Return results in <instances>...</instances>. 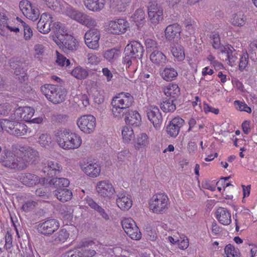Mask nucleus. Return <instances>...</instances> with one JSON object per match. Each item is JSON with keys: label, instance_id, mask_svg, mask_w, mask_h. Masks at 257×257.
<instances>
[{"label": "nucleus", "instance_id": "1", "mask_svg": "<svg viewBox=\"0 0 257 257\" xmlns=\"http://www.w3.org/2000/svg\"><path fill=\"white\" fill-rule=\"evenodd\" d=\"M133 101V96L128 93H121L113 97L111 103L113 116L117 119L122 118L130 109Z\"/></svg>", "mask_w": 257, "mask_h": 257}, {"label": "nucleus", "instance_id": "2", "mask_svg": "<svg viewBox=\"0 0 257 257\" xmlns=\"http://www.w3.org/2000/svg\"><path fill=\"white\" fill-rule=\"evenodd\" d=\"M59 145L64 149H74L81 144L80 137L67 130L61 131L57 133Z\"/></svg>", "mask_w": 257, "mask_h": 257}, {"label": "nucleus", "instance_id": "3", "mask_svg": "<svg viewBox=\"0 0 257 257\" xmlns=\"http://www.w3.org/2000/svg\"><path fill=\"white\" fill-rule=\"evenodd\" d=\"M144 48L138 41H132L126 45L124 51L122 64L126 69L129 68L132 64V60L141 59L143 56Z\"/></svg>", "mask_w": 257, "mask_h": 257}, {"label": "nucleus", "instance_id": "4", "mask_svg": "<svg viewBox=\"0 0 257 257\" xmlns=\"http://www.w3.org/2000/svg\"><path fill=\"white\" fill-rule=\"evenodd\" d=\"M2 165L6 167L16 171H21L25 169V164L22 161V157L18 153L16 155L10 150H6L4 151V155L0 159Z\"/></svg>", "mask_w": 257, "mask_h": 257}, {"label": "nucleus", "instance_id": "5", "mask_svg": "<svg viewBox=\"0 0 257 257\" xmlns=\"http://www.w3.org/2000/svg\"><path fill=\"white\" fill-rule=\"evenodd\" d=\"M41 90L46 98L54 104L60 103L65 100L66 92L57 85L45 84L41 87Z\"/></svg>", "mask_w": 257, "mask_h": 257}, {"label": "nucleus", "instance_id": "6", "mask_svg": "<svg viewBox=\"0 0 257 257\" xmlns=\"http://www.w3.org/2000/svg\"><path fill=\"white\" fill-rule=\"evenodd\" d=\"M150 208L154 213L163 214L168 209L169 199L167 195L162 193L153 196L149 202Z\"/></svg>", "mask_w": 257, "mask_h": 257}, {"label": "nucleus", "instance_id": "7", "mask_svg": "<svg viewBox=\"0 0 257 257\" xmlns=\"http://www.w3.org/2000/svg\"><path fill=\"white\" fill-rule=\"evenodd\" d=\"M121 225L127 235L134 240L141 238L142 233L135 221L131 218H125L121 221Z\"/></svg>", "mask_w": 257, "mask_h": 257}, {"label": "nucleus", "instance_id": "8", "mask_svg": "<svg viewBox=\"0 0 257 257\" xmlns=\"http://www.w3.org/2000/svg\"><path fill=\"white\" fill-rule=\"evenodd\" d=\"M19 153L22 157V161L25 163V169L29 164H33L37 161L39 157L38 151L30 147H21Z\"/></svg>", "mask_w": 257, "mask_h": 257}, {"label": "nucleus", "instance_id": "9", "mask_svg": "<svg viewBox=\"0 0 257 257\" xmlns=\"http://www.w3.org/2000/svg\"><path fill=\"white\" fill-rule=\"evenodd\" d=\"M59 221L55 219H50L39 223L37 225L38 232L45 236H49L59 227Z\"/></svg>", "mask_w": 257, "mask_h": 257}, {"label": "nucleus", "instance_id": "10", "mask_svg": "<svg viewBox=\"0 0 257 257\" xmlns=\"http://www.w3.org/2000/svg\"><path fill=\"white\" fill-rule=\"evenodd\" d=\"M148 13L152 23L157 24L163 19V9L156 2H150L148 5Z\"/></svg>", "mask_w": 257, "mask_h": 257}, {"label": "nucleus", "instance_id": "11", "mask_svg": "<svg viewBox=\"0 0 257 257\" xmlns=\"http://www.w3.org/2000/svg\"><path fill=\"white\" fill-rule=\"evenodd\" d=\"M77 125L84 133L90 134L95 127V118L92 115H83L77 120Z\"/></svg>", "mask_w": 257, "mask_h": 257}, {"label": "nucleus", "instance_id": "12", "mask_svg": "<svg viewBox=\"0 0 257 257\" xmlns=\"http://www.w3.org/2000/svg\"><path fill=\"white\" fill-rule=\"evenodd\" d=\"M19 7L24 16L29 19L35 21L38 19L40 15L39 10L28 1H21Z\"/></svg>", "mask_w": 257, "mask_h": 257}, {"label": "nucleus", "instance_id": "13", "mask_svg": "<svg viewBox=\"0 0 257 257\" xmlns=\"http://www.w3.org/2000/svg\"><path fill=\"white\" fill-rule=\"evenodd\" d=\"M100 34L97 29H90L84 35L85 43L91 49L96 50L99 47Z\"/></svg>", "mask_w": 257, "mask_h": 257}, {"label": "nucleus", "instance_id": "14", "mask_svg": "<svg viewBox=\"0 0 257 257\" xmlns=\"http://www.w3.org/2000/svg\"><path fill=\"white\" fill-rule=\"evenodd\" d=\"M96 189L98 194L106 200L111 199L115 192L112 184L106 180L97 182Z\"/></svg>", "mask_w": 257, "mask_h": 257}, {"label": "nucleus", "instance_id": "15", "mask_svg": "<svg viewBox=\"0 0 257 257\" xmlns=\"http://www.w3.org/2000/svg\"><path fill=\"white\" fill-rule=\"evenodd\" d=\"M19 180L24 185L32 187L38 184H45L46 179L40 178L34 174L30 173H22L18 176Z\"/></svg>", "mask_w": 257, "mask_h": 257}, {"label": "nucleus", "instance_id": "16", "mask_svg": "<svg viewBox=\"0 0 257 257\" xmlns=\"http://www.w3.org/2000/svg\"><path fill=\"white\" fill-rule=\"evenodd\" d=\"M128 27V23L125 20L118 19L108 23V30L113 34L119 35L125 33Z\"/></svg>", "mask_w": 257, "mask_h": 257}, {"label": "nucleus", "instance_id": "17", "mask_svg": "<svg viewBox=\"0 0 257 257\" xmlns=\"http://www.w3.org/2000/svg\"><path fill=\"white\" fill-rule=\"evenodd\" d=\"M62 170V166L56 161H45L42 163V172L50 176L59 174Z\"/></svg>", "mask_w": 257, "mask_h": 257}, {"label": "nucleus", "instance_id": "18", "mask_svg": "<svg viewBox=\"0 0 257 257\" xmlns=\"http://www.w3.org/2000/svg\"><path fill=\"white\" fill-rule=\"evenodd\" d=\"M35 113L33 108L30 106H25L17 108L14 113V115L11 116L12 119H23L26 121H29Z\"/></svg>", "mask_w": 257, "mask_h": 257}, {"label": "nucleus", "instance_id": "19", "mask_svg": "<svg viewBox=\"0 0 257 257\" xmlns=\"http://www.w3.org/2000/svg\"><path fill=\"white\" fill-rule=\"evenodd\" d=\"M52 15L44 13L41 16L40 19L37 24L38 31L43 34H47L51 31V24L53 22Z\"/></svg>", "mask_w": 257, "mask_h": 257}, {"label": "nucleus", "instance_id": "20", "mask_svg": "<svg viewBox=\"0 0 257 257\" xmlns=\"http://www.w3.org/2000/svg\"><path fill=\"white\" fill-rule=\"evenodd\" d=\"M147 116L155 128H158L160 127L163 118L161 113L157 106H150L147 110Z\"/></svg>", "mask_w": 257, "mask_h": 257}, {"label": "nucleus", "instance_id": "21", "mask_svg": "<svg viewBox=\"0 0 257 257\" xmlns=\"http://www.w3.org/2000/svg\"><path fill=\"white\" fill-rule=\"evenodd\" d=\"M184 123V120L182 118L179 117L174 118L166 126L167 134L171 137H176Z\"/></svg>", "mask_w": 257, "mask_h": 257}, {"label": "nucleus", "instance_id": "22", "mask_svg": "<svg viewBox=\"0 0 257 257\" xmlns=\"http://www.w3.org/2000/svg\"><path fill=\"white\" fill-rule=\"evenodd\" d=\"M57 45L65 52L76 50L78 48V43L75 39L70 35H66L63 40Z\"/></svg>", "mask_w": 257, "mask_h": 257}, {"label": "nucleus", "instance_id": "23", "mask_svg": "<svg viewBox=\"0 0 257 257\" xmlns=\"http://www.w3.org/2000/svg\"><path fill=\"white\" fill-rule=\"evenodd\" d=\"M116 203L121 210L127 211L132 206V200L130 196L126 192H122L117 194Z\"/></svg>", "mask_w": 257, "mask_h": 257}, {"label": "nucleus", "instance_id": "24", "mask_svg": "<svg viewBox=\"0 0 257 257\" xmlns=\"http://www.w3.org/2000/svg\"><path fill=\"white\" fill-rule=\"evenodd\" d=\"M26 66V63L18 59H12L10 61V67L15 70L14 73L16 75L20 76L25 80L26 77L25 68Z\"/></svg>", "mask_w": 257, "mask_h": 257}, {"label": "nucleus", "instance_id": "25", "mask_svg": "<svg viewBox=\"0 0 257 257\" xmlns=\"http://www.w3.org/2000/svg\"><path fill=\"white\" fill-rule=\"evenodd\" d=\"M124 120L126 124L134 126H139L141 122V117L136 110L128 109L124 114Z\"/></svg>", "mask_w": 257, "mask_h": 257}, {"label": "nucleus", "instance_id": "26", "mask_svg": "<svg viewBox=\"0 0 257 257\" xmlns=\"http://www.w3.org/2000/svg\"><path fill=\"white\" fill-rule=\"evenodd\" d=\"M222 53L225 54L227 58V63L231 66L235 65L237 62L238 56L239 55L231 46L224 47L223 50H221Z\"/></svg>", "mask_w": 257, "mask_h": 257}, {"label": "nucleus", "instance_id": "27", "mask_svg": "<svg viewBox=\"0 0 257 257\" xmlns=\"http://www.w3.org/2000/svg\"><path fill=\"white\" fill-rule=\"evenodd\" d=\"M82 171L88 176L96 177L100 173V167L95 163H87L81 165Z\"/></svg>", "mask_w": 257, "mask_h": 257}, {"label": "nucleus", "instance_id": "28", "mask_svg": "<svg viewBox=\"0 0 257 257\" xmlns=\"http://www.w3.org/2000/svg\"><path fill=\"white\" fill-rule=\"evenodd\" d=\"M69 237V233L66 229H61L51 238L50 242L53 244H60L65 242Z\"/></svg>", "mask_w": 257, "mask_h": 257}, {"label": "nucleus", "instance_id": "29", "mask_svg": "<svg viewBox=\"0 0 257 257\" xmlns=\"http://www.w3.org/2000/svg\"><path fill=\"white\" fill-rule=\"evenodd\" d=\"M216 218L223 225H228L231 222V214L227 209L218 208L216 211Z\"/></svg>", "mask_w": 257, "mask_h": 257}, {"label": "nucleus", "instance_id": "30", "mask_svg": "<svg viewBox=\"0 0 257 257\" xmlns=\"http://www.w3.org/2000/svg\"><path fill=\"white\" fill-rule=\"evenodd\" d=\"M165 37L169 41L180 36L181 27L177 23L169 25L165 30Z\"/></svg>", "mask_w": 257, "mask_h": 257}, {"label": "nucleus", "instance_id": "31", "mask_svg": "<svg viewBox=\"0 0 257 257\" xmlns=\"http://www.w3.org/2000/svg\"><path fill=\"white\" fill-rule=\"evenodd\" d=\"M150 143L149 137L145 133L139 135L134 142L135 148L137 150H143L148 147Z\"/></svg>", "mask_w": 257, "mask_h": 257}, {"label": "nucleus", "instance_id": "32", "mask_svg": "<svg viewBox=\"0 0 257 257\" xmlns=\"http://www.w3.org/2000/svg\"><path fill=\"white\" fill-rule=\"evenodd\" d=\"M86 8L92 11H99L104 7L105 0H83Z\"/></svg>", "mask_w": 257, "mask_h": 257}, {"label": "nucleus", "instance_id": "33", "mask_svg": "<svg viewBox=\"0 0 257 257\" xmlns=\"http://www.w3.org/2000/svg\"><path fill=\"white\" fill-rule=\"evenodd\" d=\"M151 61L157 65H163L166 63V56L159 50L151 52L150 56Z\"/></svg>", "mask_w": 257, "mask_h": 257}, {"label": "nucleus", "instance_id": "34", "mask_svg": "<svg viewBox=\"0 0 257 257\" xmlns=\"http://www.w3.org/2000/svg\"><path fill=\"white\" fill-rule=\"evenodd\" d=\"M160 75L164 80L171 81L176 79L178 76V72L175 68L170 66L166 67L161 71Z\"/></svg>", "mask_w": 257, "mask_h": 257}, {"label": "nucleus", "instance_id": "35", "mask_svg": "<svg viewBox=\"0 0 257 257\" xmlns=\"http://www.w3.org/2000/svg\"><path fill=\"white\" fill-rule=\"evenodd\" d=\"M86 202L88 205H89L92 209L96 211L104 219L106 220L109 219V216L105 212L104 209L98 205L92 198H86Z\"/></svg>", "mask_w": 257, "mask_h": 257}, {"label": "nucleus", "instance_id": "36", "mask_svg": "<svg viewBox=\"0 0 257 257\" xmlns=\"http://www.w3.org/2000/svg\"><path fill=\"white\" fill-rule=\"evenodd\" d=\"M86 202L88 205H89L92 209L96 211L104 219L106 220L109 219V216L105 212L104 209L98 205L92 198H86Z\"/></svg>", "mask_w": 257, "mask_h": 257}, {"label": "nucleus", "instance_id": "37", "mask_svg": "<svg viewBox=\"0 0 257 257\" xmlns=\"http://www.w3.org/2000/svg\"><path fill=\"white\" fill-rule=\"evenodd\" d=\"M86 202L88 205H89L92 209L96 211L104 219L106 220L109 219V216L105 212L104 209L98 205L92 198H86Z\"/></svg>", "mask_w": 257, "mask_h": 257}, {"label": "nucleus", "instance_id": "38", "mask_svg": "<svg viewBox=\"0 0 257 257\" xmlns=\"http://www.w3.org/2000/svg\"><path fill=\"white\" fill-rule=\"evenodd\" d=\"M54 195L60 201L64 202L70 200L72 196L71 190L68 189H59L53 192Z\"/></svg>", "mask_w": 257, "mask_h": 257}, {"label": "nucleus", "instance_id": "39", "mask_svg": "<svg viewBox=\"0 0 257 257\" xmlns=\"http://www.w3.org/2000/svg\"><path fill=\"white\" fill-rule=\"evenodd\" d=\"M246 20L244 13L240 11L232 14L230 22L234 26L241 27L245 24Z\"/></svg>", "mask_w": 257, "mask_h": 257}, {"label": "nucleus", "instance_id": "40", "mask_svg": "<svg viewBox=\"0 0 257 257\" xmlns=\"http://www.w3.org/2000/svg\"><path fill=\"white\" fill-rule=\"evenodd\" d=\"M164 92L167 96L176 99L180 95V88L175 83H170L164 88Z\"/></svg>", "mask_w": 257, "mask_h": 257}, {"label": "nucleus", "instance_id": "41", "mask_svg": "<svg viewBox=\"0 0 257 257\" xmlns=\"http://www.w3.org/2000/svg\"><path fill=\"white\" fill-rule=\"evenodd\" d=\"M37 143L43 148L49 149L52 147L53 143L51 136L47 133L40 135Z\"/></svg>", "mask_w": 257, "mask_h": 257}, {"label": "nucleus", "instance_id": "42", "mask_svg": "<svg viewBox=\"0 0 257 257\" xmlns=\"http://www.w3.org/2000/svg\"><path fill=\"white\" fill-rule=\"evenodd\" d=\"M66 15L72 20L80 23L84 13L75 10L72 7H68L65 11Z\"/></svg>", "mask_w": 257, "mask_h": 257}, {"label": "nucleus", "instance_id": "43", "mask_svg": "<svg viewBox=\"0 0 257 257\" xmlns=\"http://www.w3.org/2000/svg\"><path fill=\"white\" fill-rule=\"evenodd\" d=\"M120 51L115 48L108 50L104 53V58L109 62H113L120 56Z\"/></svg>", "mask_w": 257, "mask_h": 257}, {"label": "nucleus", "instance_id": "44", "mask_svg": "<svg viewBox=\"0 0 257 257\" xmlns=\"http://www.w3.org/2000/svg\"><path fill=\"white\" fill-rule=\"evenodd\" d=\"M71 74L76 79L82 80L86 78L88 75V72L86 69L78 66L72 70Z\"/></svg>", "mask_w": 257, "mask_h": 257}, {"label": "nucleus", "instance_id": "45", "mask_svg": "<svg viewBox=\"0 0 257 257\" xmlns=\"http://www.w3.org/2000/svg\"><path fill=\"white\" fill-rule=\"evenodd\" d=\"M171 52L173 55L179 61L183 60L185 58V53L183 47L178 44H174L172 47Z\"/></svg>", "mask_w": 257, "mask_h": 257}, {"label": "nucleus", "instance_id": "46", "mask_svg": "<svg viewBox=\"0 0 257 257\" xmlns=\"http://www.w3.org/2000/svg\"><path fill=\"white\" fill-rule=\"evenodd\" d=\"M15 126L14 130L11 132V135L20 137L24 136L27 134L28 127L25 124L18 122Z\"/></svg>", "mask_w": 257, "mask_h": 257}, {"label": "nucleus", "instance_id": "47", "mask_svg": "<svg viewBox=\"0 0 257 257\" xmlns=\"http://www.w3.org/2000/svg\"><path fill=\"white\" fill-rule=\"evenodd\" d=\"M49 183L55 187H67L69 186L70 182L66 178L56 177L51 179Z\"/></svg>", "mask_w": 257, "mask_h": 257}, {"label": "nucleus", "instance_id": "48", "mask_svg": "<svg viewBox=\"0 0 257 257\" xmlns=\"http://www.w3.org/2000/svg\"><path fill=\"white\" fill-rule=\"evenodd\" d=\"M176 99L172 100H168L164 101L161 104L160 107L162 110L164 112H172L176 109V105L174 101Z\"/></svg>", "mask_w": 257, "mask_h": 257}, {"label": "nucleus", "instance_id": "49", "mask_svg": "<svg viewBox=\"0 0 257 257\" xmlns=\"http://www.w3.org/2000/svg\"><path fill=\"white\" fill-rule=\"evenodd\" d=\"M79 23L88 28L95 27L96 25L95 20L84 13Z\"/></svg>", "mask_w": 257, "mask_h": 257}, {"label": "nucleus", "instance_id": "50", "mask_svg": "<svg viewBox=\"0 0 257 257\" xmlns=\"http://www.w3.org/2000/svg\"><path fill=\"white\" fill-rule=\"evenodd\" d=\"M18 22L21 23L24 29V36L26 40H30L33 36V31L31 28L26 23L24 22L18 17L17 18Z\"/></svg>", "mask_w": 257, "mask_h": 257}, {"label": "nucleus", "instance_id": "51", "mask_svg": "<svg viewBox=\"0 0 257 257\" xmlns=\"http://www.w3.org/2000/svg\"><path fill=\"white\" fill-rule=\"evenodd\" d=\"M121 134L123 140L126 142H130L134 138V133L133 130L130 127H123Z\"/></svg>", "mask_w": 257, "mask_h": 257}, {"label": "nucleus", "instance_id": "52", "mask_svg": "<svg viewBox=\"0 0 257 257\" xmlns=\"http://www.w3.org/2000/svg\"><path fill=\"white\" fill-rule=\"evenodd\" d=\"M34 57L38 60H41L45 54V47L42 44H37L34 46Z\"/></svg>", "mask_w": 257, "mask_h": 257}, {"label": "nucleus", "instance_id": "53", "mask_svg": "<svg viewBox=\"0 0 257 257\" xmlns=\"http://www.w3.org/2000/svg\"><path fill=\"white\" fill-rule=\"evenodd\" d=\"M76 253L79 257H93L95 255L96 252L92 249H84L81 250L76 249Z\"/></svg>", "mask_w": 257, "mask_h": 257}, {"label": "nucleus", "instance_id": "54", "mask_svg": "<svg viewBox=\"0 0 257 257\" xmlns=\"http://www.w3.org/2000/svg\"><path fill=\"white\" fill-rule=\"evenodd\" d=\"M54 35L53 40L57 44L60 43V42L63 40V39L66 37V35H68L67 34L66 31L62 27L60 28L57 32H55Z\"/></svg>", "mask_w": 257, "mask_h": 257}, {"label": "nucleus", "instance_id": "55", "mask_svg": "<svg viewBox=\"0 0 257 257\" xmlns=\"http://www.w3.org/2000/svg\"><path fill=\"white\" fill-rule=\"evenodd\" d=\"M68 118L67 115L58 113H54L51 116L52 121L55 123L65 122Z\"/></svg>", "mask_w": 257, "mask_h": 257}, {"label": "nucleus", "instance_id": "56", "mask_svg": "<svg viewBox=\"0 0 257 257\" xmlns=\"http://www.w3.org/2000/svg\"><path fill=\"white\" fill-rule=\"evenodd\" d=\"M17 121H13L8 119H4L2 121L3 125V129L8 132L9 134H11L15 128Z\"/></svg>", "mask_w": 257, "mask_h": 257}, {"label": "nucleus", "instance_id": "57", "mask_svg": "<svg viewBox=\"0 0 257 257\" xmlns=\"http://www.w3.org/2000/svg\"><path fill=\"white\" fill-rule=\"evenodd\" d=\"M145 45L148 52H152L153 51L158 50V45L157 42L153 39L150 38L146 39Z\"/></svg>", "mask_w": 257, "mask_h": 257}, {"label": "nucleus", "instance_id": "58", "mask_svg": "<svg viewBox=\"0 0 257 257\" xmlns=\"http://www.w3.org/2000/svg\"><path fill=\"white\" fill-rule=\"evenodd\" d=\"M225 257H238V252L234 247L229 244L227 245L224 248Z\"/></svg>", "mask_w": 257, "mask_h": 257}, {"label": "nucleus", "instance_id": "59", "mask_svg": "<svg viewBox=\"0 0 257 257\" xmlns=\"http://www.w3.org/2000/svg\"><path fill=\"white\" fill-rule=\"evenodd\" d=\"M250 52L248 57L253 61L257 60V41L252 42L250 45Z\"/></svg>", "mask_w": 257, "mask_h": 257}, {"label": "nucleus", "instance_id": "60", "mask_svg": "<svg viewBox=\"0 0 257 257\" xmlns=\"http://www.w3.org/2000/svg\"><path fill=\"white\" fill-rule=\"evenodd\" d=\"M57 59L56 62L60 66H68L70 64V62L69 59H67L65 57L56 51Z\"/></svg>", "mask_w": 257, "mask_h": 257}, {"label": "nucleus", "instance_id": "61", "mask_svg": "<svg viewBox=\"0 0 257 257\" xmlns=\"http://www.w3.org/2000/svg\"><path fill=\"white\" fill-rule=\"evenodd\" d=\"M12 106L7 102L0 103V116H7L12 110Z\"/></svg>", "mask_w": 257, "mask_h": 257}, {"label": "nucleus", "instance_id": "62", "mask_svg": "<svg viewBox=\"0 0 257 257\" xmlns=\"http://www.w3.org/2000/svg\"><path fill=\"white\" fill-rule=\"evenodd\" d=\"M248 57V54L246 52L243 53L242 55H240L239 61V69L240 70H243L247 66Z\"/></svg>", "mask_w": 257, "mask_h": 257}, {"label": "nucleus", "instance_id": "63", "mask_svg": "<svg viewBox=\"0 0 257 257\" xmlns=\"http://www.w3.org/2000/svg\"><path fill=\"white\" fill-rule=\"evenodd\" d=\"M145 17V12L142 9H138L135 13L133 19L135 22L140 23L144 21Z\"/></svg>", "mask_w": 257, "mask_h": 257}, {"label": "nucleus", "instance_id": "64", "mask_svg": "<svg viewBox=\"0 0 257 257\" xmlns=\"http://www.w3.org/2000/svg\"><path fill=\"white\" fill-rule=\"evenodd\" d=\"M43 4L48 8L53 10H56L60 6L58 0H42Z\"/></svg>", "mask_w": 257, "mask_h": 257}]
</instances>
